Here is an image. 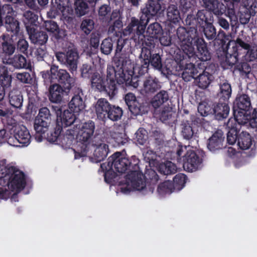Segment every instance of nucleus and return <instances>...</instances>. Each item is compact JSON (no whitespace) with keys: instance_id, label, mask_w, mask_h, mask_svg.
I'll list each match as a JSON object with an SVG mask.
<instances>
[{"instance_id":"1","label":"nucleus","mask_w":257,"mask_h":257,"mask_svg":"<svg viewBox=\"0 0 257 257\" xmlns=\"http://www.w3.org/2000/svg\"><path fill=\"white\" fill-rule=\"evenodd\" d=\"M186 28L179 27L176 30L178 39L181 44L182 51H180V61L183 59L197 58L201 61H207L211 59V55L208 49L207 43L199 36L197 29L194 26H188Z\"/></svg>"},{"instance_id":"2","label":"nucleus","mask_w":257,"mask_h":257,"mask_svg":"<svg viewBox=\"0 0 257 257\" xmlns=\"http://www.w3.org/2000/svg\"><path fill=\"white\" fill-rule=\"evenodd\" d=\"M140 160L135 156L130 159L122 157L120 152H116L108 159L107 165L111 168L112 167L116 172L123 174L126 172L125 178L132 183L133 188L139 191H143L147 189L145 176L140 171L139 164Z\"/></svg>"},{"instance_id":"3","label":"nucleus","mask_w":257,"mask_h":257,"mask_svg":"<svg viewBox=\"0 0 257 257\" xmlns=\"http://www.w3.org/2000/svg\"><path fill=\"white\" fill-rule=\"evenodd\" d=\"M0 199L11 197L12 201H18L17 194L26 185L24 173L15 167L0 164Z\"/></svg>"},{"instance_id":"4","label":"nucleus","mask_w":257,"mask_h":257,"mask_svg":"<svg viewBox=\"0 0 257 257\" xmlns=\"http://www.w3.org/2000/svg\"><path fill=\"white\" fill-rule=\"evenodd\" d=\"M65 95H72V97L68 103V110L65 109V127L68 125H74V130H77L80 120L77 117L79 113L85 107V103L82 98V89L76 83V78L71 77L65 70Z\"/></svg>"},{"instance_id":"5","label":"nucleus","mask_w":257,"mask_h":257,"mask_svg":"<svg viewBox=\"0 0 257 257\" xmlns=\"http://www.w3.org/2000/svg\"><path fill=\"white\" fill-rule=\"evenodd\" d=\"M154 41H149L145 42V45L149 47H143L142 48L141 53L140 55V64L135 70L138 71L139 75H143L148 73L150 66H151L156 70H159L164 75L172 74L177 64L176 62L173 60H170L165 63V65L162 64L161 56L154 52L151 49L152 47H154Z\"/></svg>"},{"instance_id":"6","label":"nucleus","mask_w":257,"mask_h":257,"mask_svg":"<svg viewBox=\"0 0 257 257\" xmlns=\"http://www.w3.org/2000/svg\"><path fill=\"white\" fill-rule=\"evenodd\" d=\"M117 74L116 70L113 66H108L106 76L101 75L98 72L90 79L92 88L100 92H104L112 99L118 93V87L116 83Z\"/></svg>"},{"instance_id":"7","label":"nucleus","mask_w":257,"mask_h":257,"mask_svg":"<svg viewBox=\"0 0 257 257\" xmlns=\"http://www.w3.org/2000/svg\"><path fill=\"white\" fill-rule=\"evenodd\" d=\"M95 127V123L92 120L83 123L81 127L80 124L77 126V130H79L76 136L77 150H73L75 159L86 156L90 148Z\"/></svg>"},{"instance_id":"8","label":"nucleus","mask_w":257,"mask_h":257,"mask_svg":"<svg viewBox=\"0 0 257 257\" xmlns=\"http://www.w3.org/2000/svg\"><path fill=\"white\" fill-rule=\"evenodd\" d=\"M252 106L250 98L246 94H238L233 105L234 118L238 123L245 124L249 119Z\"/></svg>"},{"instance_id":"9","label":"nucleus","mask_w":257,"mask_h":257,"mask_svg":"<svg viewBox=\"0 0 257 257\" xmlns=\"http://www.w3.org/2000/svg\"><path fill=\"white\" fill-rule=\"evenodd\" d=\"M149 22L148 18L145 19L142 15L139 18L131 17L123 33L125 35H130L131 38L135 42H142L144 44V40L145 38L144 33Z\"/></svg>"},{"instance_id":"10","label":"nucleus","mask_w":257,"mask_h":257,"mask_svg":"<svg viewBox=\"0 0 257 257\" xmlns=\"http://www.w3.org/2000/svg\"><path fill=\"white\" fill-rule=\"evenodd\" d=\"M192 58H186L183 59L182 62L180 61V56H178V53L175 58L174 61L176 62L174 71L182 70L181 73L182 78L186 81L188 82L191 81L192 79H195L198 73L197 69L195 65L192 63H187V61H190Z\"/></svg>"},{"instance_id":"11","label":"nucleus","mask_w":257,"mask_h":257,"mask_svg":"<svg viewBox=\"0 0 257 257\" xmlns=\"http://www.w3.org/2000/svg\"><path fill=\"white\" fill-rule=\"evenodd\" d=\"M213 21V14L206 10H199L195 16L188 14L184 23L187 26H194V28L197 29L198 27L202 28L207 23Z\"/></svg>"},{"instance_id":"12","label":"nucleus","mask_w":257,"mask_h":257,"mask_svg":"<svg viewBox=\"0 0 257 257\" xmlns=\"http://www.w3.org/2000/svg\"><path fill=\"white\" fill-rule=\"evenodd\" d=\"M114 62L118 69V71L116 70V79L134 71V64L130 58L128 53H121L118 57H114Z\"/></svg>"},{"instance_id":"13","label":"nucleus","mask_w":257,"mask_h":257,"mask_svg":"<svg viewBox=\"0 0 257 257\" xmlns=\"http://www.w3.org/2000/svg\"><path fill=\"white\" fill-rule=\"evenodd\" d=\"M31 136L27 128L23 125L15 126L14 135L9 140V144L12 146L20 147L27 146L30 144Z\"/></svg>"},{"instance_id":"14","label":"nucleus","mask_w":257,"mask_h":257,"mask_svg":"<svg viewBox=\"0 0 257 257\" xmlns=\"http://www.w3.org/2000/svg\"><path fill=\"white\" fill-rule=\"evenodd\" d=\"M56 113L57 118L55 130H50L49 131H48L47 132V136H46V138L45 139H47V140L50 142L58 143V141L62 137L61 133L63 128L64 112L62 111V109L61 108H59L56 110Z\"/></svg>"},{"instance_id":"15","label":"nucleus","mask_w":257,"mask_h":257,"mask_svg":"<svg viewBox=\"0 0 257 257\" xmlns=\"http://www.w3.org/2000/svg\"><path fill=\"white\" fill-rule=\"evenodd\" d=\"M183 166L189 172L197 170L201 166L202 159L194 151L189 150L183 156Z\"/></svg>"},{"instance_id":"16","label":"nucleus","mask_w":257,"mask_h":257,"mask_svg":"<svg viewBox=\"0 0 257 257\" xmlns=\"http://www.w3.org/2000/svg\"><path fill=\"white\" fill-rule=\"evenodd\" d=\"M164 11L161 3L155 0H148L144 7L141 9V15L145 19L148 18V22L154 17H160Z\"/></svg>"},{"instance_id":"17","label":"nucleus","mask_w":257,"mask_h":257,"mask_svg":"<svg viewBox=\"0 0 257 257\" xmlns=\"http://www.w3.org/2000/svg\"><path fill=\"white\" fill-rule=\"evenodd\" d=\"M0 12L2 13V21L3 15L6 13L8 14L5 20L6 27L7 31L11 32L14 35L17 34L20 29L19 24L18 21L15 20L13 17L14 15L15 12L13 11L12 8L10 5H6L2 7L0 6Z\"/></svg>"},{"instance_id":"18","label":"nucleus","mask_w":257,"mask_h":257,"mask_svg":"<svg viewBox=\"0 0 257 257\" xmlns=\"http://www.w3.org/2000/svg\"><path fill=\"white\" fill-rule=\"evenodd\" d=\"M98 17L99 21L105 24H109L112 20L120 17L119 10L117 9L112 11L110 4H103L98 9Z\"/></svg>"},{"instance_id":"19","label":"nucleus","mask_w":257,"mask_h":257,"mask_svg":"<svg viewBox=\"0 0 257 257\" xmlns=\"http://www.w3.org/2000/svg\"><path fill=\"white\" fill-rule=\"evenodd\" d=\"M225 142V137L221 130L216 131L208 139L207 148L211 152H214L223 149Z\"/></svg>"},{"instance_id":"20","label":"nucleus","mask_w":257,"mask_h":257,"mask_svg":"<svg viewBox=\"0 0 257 257\" xmlns=\"http://www.w3.org/2000/svg\"><path fill=\"white\" fill-rule=\"evenodd\" d=\"M161 85L160 81L155 77L149 76L144 81L142 93L146 95H151L160 89Z\"/></svg>"},{"instance_id":"21","label":"nucleus","mask_w":257,"mask_h":257,"mask_svg":"<svg viewBox=\"0 0 257 257\" xmlns=\"http://www.w3.org/2000/svg\"><path fill=\"white\" fill-rule=\"evenodd\" d=\"M79 56L77 49H69L65 54V66L74 75L76 72Z\"/></svg>"},{"instance_id":"22","label":"nucleus","mask_w":257,"mask_h":257,"mask_svg":"<svg viewBox=\"0 0 257 257\" xmlns=\"http://www.w3.org/2000/svg\"><path fill=\"white\" fill-rule=\"evenodd\" d=\"M242 124L238 123L235 120L229 118L226 123L229 131L227 135V141L229 144L233 145L238 142V136Z\"/></svg>"},{"instance_id":"23","label":"nucleus","mask_w":257,"mask_h":257,"mask_svg":"<svg viewBox=\"0 0 257 257\" xmlns=\"http://www.w3.org/2000/svg\"><path fill=\"white\" fill-rule=\"evenodd\" d=\"M64 72L63 69H59L57 67H52L50 71L43 72V78L46 83H50L57 80L63 82L64 76Z\"/></svg>"},{"instance_id":"24","label":"nucleus","mask_w":257,"mask_h":257,"mask_svg":"<svg viewBox=\"0 0 257 257\" xmlns=\"http://www.w3.org/2000/svg\"><path fill=\"white\" fill-rule=\"evenodd\" d=\"M226 102H222L221 100L219 99L218 102L214 103L213 115L216 119L220 120L228 116L230 108Z\"/></svg>"},{"instance_id":"25","label":"nucleus","mask_w":257,"mask_h":257,"mask_svg":"<svg viewBox=\"0 0 257 257\" xmlns=\"http://www.w3.org/2000/svg\"><path fill=\"white\" fill-rule=\"evenodd\" d=\"M50 122L35 119L34 121V129L36 131L35 139L38 142H42L46 138V133L49 131Z\"/></svg>"},{"instance_id":"26","label":"nucleus","mask_w":257,"mask_h":257,"mask_svg":"<svg viewBox=\"0 0 257 257\" xmlns=\"http://www.w3.org/2000/svg\"><path fill=\"white\" fill-rule=\"evenodd\" d=\"M27 30L30 39L33 43L43 45L47 41L48 36L43 32L36 31L35 26H27Z\"/></svg>"},{"instance_id":"27","label":"nucleus","mask_w":257,"mask_h":257,"mask_svg":"<svg viewBox=\"0 0 257 257\" xmlns=\"http://www.w3.org/2000/svg\"><path fill=\"white\" fill-rule=\"evenodd\" d=\"M205 8L216 16H220L225 12V7L218 0H203Z\"/></svg>"},{"instance_id":"28","label":"nucleus","mask_w":257,"mask_h":257,"mask_svg":"<svg viewBox=\"0 0 257 257\" xmlns=\"http://www.w3.org/2000/svg\"><path fill=\"white\" fill-rule=\"evenodd\" d=\"M111 105L105 98H100L97 101L95 108L97 117L99 119L105 121V116Z\"/></svg>"},{"instance_id":"29","label":"nucleus","mask_w":257,"mask_h":257,"mask_svg":"<svg viewBox=\"0 0 257 257\" xmlns=\"http://www.w3.org/2000/svg\"><path fill=\"white\" fill-rule=\"evenodd\" d=\"M92 145L96 146L93 153L95 162L98 163L103 161L107 157L109 152L108 145L104 143L102 140L100 143H93Z\"/></svg>"},{"instance_id":"30","label":"nucleus","mask_w":257,"mask_h":257,"mask_svg":"<svg viewBox=\"0 0 257 257\" xmlns=\"http://www.w3.org/2000/svg\"><path fill=\"white\" fill-rule=\"evenodd\" d=\"M163 29L160 24L158 22H155L149 25L147 29L146 33L147 36L150 37V39H148V41L152 40L154 39H158L163 34ZM146 39L144 40V43L145 44Z\"/></svg>"},{"instance_id":"31","label":"nucleus","mask_w":257,"mask_h":257,"mask_svg":"<svg viewBox=\"0 0 257 257\" xmlns=\"http://www.w3.org/2000/svg\"><path fill=\"white\" fill-rule=\"evenodd\" d=\"M134 71L132 73H128L123 77L119 76L116 79V85L125 84L126 86H131L133 88H137L139 86L138 77L134 75Z\"/></svg>"},{"instance_id":"32","label":"nucleus","mask_w":257,"mask_h":257,"mask_svg":"<svg viewBox=\"0 0 257 257\" xmlns=\"http://www.w3.org/2000/svg\"><path fill=\"white\" fill-rule=\"evenodd\" d=\"M128 108L132 114L135 116L146 114L148 111V107L146 103H144L141 99H138L131 105H128Z\"/></svg>"},{"instance_id":"33","label":"nucleus","mask_w":257,"mask_h":257,"mask_svg":"<svg viewBox=\"0 0 257 257\" xmlns=\"http://www.w3.org/2000/svg\"><path fill=\"white\" fill-rule=\"evenodd\" d=\"M167 20L171 24L179 25L181 18L178 7L174 5H170L167 9Z\"/></svg>"},{"instance_id":"34","label":"nucleus","mask_w":257,"mask_h":257,"mask_svg":"<svg viewBox=\"0 0 257 257\" xmlns=\"http://www.w3.org/2000/svg\"><path fill=\"white\" fill-rule=\"evenodd\" d=\"M219 92L218 96L220 100L227 101L231 96L232 89L230 84L226 80L220 81L219 84Z\"/></svg>"},{"instance_id":"35","label":"nucleus","mask_w":257,"mask_h":257,"mask_svg":"<svg viewBox=\"0 0 257 257\" xmlns=\"http://www.w3.org/2000/svg\"><path fill=\"white\" fill-rule=\"evenodd\" d=\"M213 76L206 71V69L201 74L196 76L195 79L197 82L198 86L203 89L207 88L212 81Z\"/></svg>"},{"instance_id":"36","label":"nucleus","mask_w":257,"mask_h":257,"mask_svg":"<svg viewBox=\"0 0 257 257\" xmlns=\"http://www.w3.org/2000/svg\"><path fill=\"white\" fill-rule=\"evenodd\" d=\"M252 138L248 133L242 131L239 134L237 145L240 149L245 150L249 149L252 145Z\"/></svg>"},{"instance_id":"37","label":"nucleus","mask_w":257,"mask_h":257,"mask_svg":"<svg viewBox=\"0 0 257 257\" xmlns=\"http://www.w3.org/2000/svg\"><path fill=\"white\" fill-rule=\"evenodd\" d=\"M169 99V95L167 91L162 90L157 93L151 100V104L155 108L160 107Z\"/></svg>"},{"instance_id":"38","label":"nucleus","mask_w":257,"mask_h":257,"mask_svg":"<svg viewBox=\"0 0 257 257\" xmlns=\"http://www.w3.org/2000/svg\"><path fill=\"white\" fill-rule=\"evenodd\" d=\"M63 90L58 84H54L50 88V99L53 102L58 103L62 100Z\"/></svg>"},{"instance_id":"39","label":"nucleus","mask_w":257,"mask_h":257,"mask_svg":"<svg viewBox=\"0 0 257 257\" xmlns=\"http://www.w3.org/2000/svg\"><path fill=\"white\" fill-rule=\"evenodd\" d=\"M9 101L12 106L16 108H21L23 98L20 91L17 89L12 90L9 93Z\"/></svg>"},{"instance_id":"40","label":"nucleus","mask_w":257,"mask_h":257,"mask_svg":"<svg viewBox=\"0 0 257 257\" xmlns=\"http://www.w3.org/2000/svg\"><path fill=\"white\" fill-rule=\"evenodd\" d=\"M214 103L211 101L200 103L198 106V112L202 116H206L210 114L213 115Z\"/></svg>"},{"instance_id":"41","label":"nucleus","mask_w":257,"mask_h":257,"mask_svg":"<svg viewBox=\"0 0 257 257\" xmlns=\"http://www.w3.org/2000/svg\"><path fill=\"white\" fill-rule=\"evenodd\" d=\"M158 170L161 174L168 175L175 174L177 172V168L174 163L167 161L159 165Z\"/></svg>"},{"instance_id":"42","label":"nucleus","mask_w":257,"mask_h":257,"mask_svg":"<svg viewBox=\"0 0 257 257\" xmlns=\"http://www.w3.org/2000/svg\"><path fill=\"white\" fill-rule=\"evenodd\" d=\"M123 114L122 108L118 106L111 105L105 116V120L109 119L113 121L120 119Z\"/></svg>"},{"instance_id":"43","label":"nucleus","mask_w":257,"mask_h":257,"mask_svg":"<svg viewBox=\"0 0 257 257\" xmlns=\"http://www.w3.org/2000/svg\"><path fill=\"white\" fill-rule=\"evenodd\" d=\"M250 48V46L248 43L243 40L241 38L238 37L234 42V45L231 49L241 55L245 54Z\"/></svg>"},{"instance_id":"44","label":"nucleus","mask_w":257,"mask_h":257,"mask_svg":"<svg viewBox=\"0 0 257 257\" xmlns=\"http://www.w3.org/2000/svg\"><path fill=\"white\" fill-rule=\"evenodd\" d=\"M230 44H229L226 46L227 49L226 53L225 62L229 66L232 67L234 65L235 66L236 64H238L237 63L238 60V57L240 54L233 51L230 48Z\"/></svg>"},{"instance_id":"45","label":"nucleus","mask_w":257,"mask_h":257,"mask_svg":"<svg viewBox=\"0 0 257 257\" xmlns=\"http://www.w3.org/2000/svg\"><path fill=\"white\" fill-rule=\"evenodd\" d=\"M181 134L183 137L187 140L192 138L195 132L192 123L188 120L183 121L181 124Z\"/></svg>"},{"instance_id":"46","label":"nucleus","mask_w":257,"mask_h":257,"mask_svg":"<svg viewBox=\"0 0 257 257\" xmlns=\"http://www.w3.org/2000/svg\"><path fill=\"white\" fill-rule=\"evenodd\" d=\"M12 77L8 74L7 69L4 66H0V83L3 88H7L11 86Z\"/></svg>"},{"instance_id":"47","label":"nucleus","mask_w":257,"mask_h":257,"mask_svg":"<svg viewBox=\"0 0 257 257\" xmlns=\"http://www.w3.org/2000/svg\"><path fill=\"white\" fill-rule=\"evenodd\" d=\"M81 75L83 78L89 79L90 80L95 75L97 71L93 65L83 64L80 68Z\"/></svg>"},{"instance_id":"48","label":"nucleus","mask_w":257,"mask_h":257,"mask_svg":"<svg viewBox=\"0 0 257 257\" xmlns=\"http://www.w3.org/2000/svg\"><path fill=\"white\" fill-rule=\"evenodd\" d=\"M213 21L209 22L202 27L206 38L209 40H214L216 37V29L213 25Z\"/></svg>"},{"instance_id":"49","label":"nucleus","mask_w":257,"mask_h":257,"mask_svg":"<svg viewBox=\"0 0 257 257\" xmlns=\"http://www.w3.org/2000/svg\"><path fill=\"white\" fill-rule=\"evenodd\" d=\"M75 13L78 17L85 15L88 9L87 3L83 0H75L74 2Z\"/></svg>"},{"instance_id":"50","label":"nucleus","mask_w":257,"mask_h":257,"mask_svg":"<svg viewBox=\"0 0 257 257\" xmlns=\"http://www.w3.org/2000/svg\"><path fill=\"white\" fill-rule=\"evenodd\" d=\"M110 135L118 146L124 145L128 141V137L125 133L110 131Z\"/></svg>"},{"instance_id":"51","label":"nucleus","mask_w":257,"mask_h":257,"mask_svg":"<svg viewBox=\"0 0 257 257\" xmlns=\"http://www.w3.org/2000/svg\"><path fill=\"white\" fill-rule=\"evenodd\" d=\"M187 177L184 174L179 173L177 174L173 178V187L174 189L180 190L184 186Z\"/></svg>"},{"instance_id":"52","label":"nucleus","mask_w":257,"mask_h":257,"mask_svg":"<svg viewBox=\"0 0 257 257\" xmlns=\"http://www.w3.org/2000/svg\"><path fill=\"white\" fill-rule=\"evenodd\" d=\"M174 190L173 182L170 181H165L160 184L157 188L158 193L162 195L166 193H171Z\"/></svg>"},{"instance_id":"53","label":"nucleus","mask_w":257,"mask_h":257,"mask_svg":"<svg viewBox=\"0 0 257 257\" xmlns=\"http://www.w3.org/2000/svg\"><path fill=\"white\" fill-rule=\"evenodd\" d=\"M136 137L134 140L137 143L141 145H144L147 142L148 139V133L147 131L143 128L140 127L135 133Z\"/></svg>"},{"instance_id":"54","label":"nucleus","mask_w":257,"mask_h":257,"mask_svg":"<svg viewBox=\"0 0 257 257\" xmlns=\"http://www.w3.org/2000/svg\"><path fill=\"white\" fill-rule=\"evenodd\" d=\"M113 167L110 168V167L109 166L107 165L106 166L104 163L101 164V168L103 171H105L104 180L106 182H111L117 176L116 172L113 170Z\"/></svg>"},{"instance_id":"55","label":"nucleus","mask_w":257,"mask_h":257,"mask_svg":"<svg viewBox=\"0 0 257 257\" xmlns=\"http://www.w3.org/2000/svg\"><path fill=\"white\" fill-rule=\"evenodd\" d=\"M94 27V22L90 18L84 19L81 24L80 28L86 35H88L93 30Z\"/></svg>"},{"instance_id":"56","label":"nucleus","mask_w":257,"mask_h":257,"mask_svg":"<svg viewBox=\"0 0 257 257\" xmlns=\"http://www.w3.org/2000/svg\"><path fill=\"white\" fill-rule=\"evenodd\" d=\"M113 47L112 40L110 38L104 39L100 45V51L102 53L105 55L109 54L112 51Z\"/></svg>"},{"instance_id":"57","label":"nucleus","mask_w":257,"mask_h":257,"mask_svg":"<svg viewBox=\"0 0 257 257\" xmlns=\"http://www.w3.org/2000/svg\"><path fill=\"white\" fill-rule=\"evenodd\" d=\"M4 42L3 43V52L8 55H12L15 50V47L12 43L11 40H8L7 38L3 36Z\"/></svg>"},{"instance_id":"58","label":"nucleus","mask_w":257,"mask_h":257,"mask_svg":"<svg viewBox=\"0 0 257 257\" xmlns=\"http://www.w3.org/2000/svg\"><path fill=\"white\" fill-rule=\"evenodd\" d=\"M23 22L27 27V26L35 27V23L37 20V16L30 11L26 12L24 15Z\"/></svg>"},{"instance_id":"59","label":"nucleus","mask_w":257,"mask_h":257,"mask_svg":"<svg viewBox=\"0 0 257 257\" xmlns=\"http://www.w3.org/2000/svg\"><path fill=\"white\" fill-rule=\"evenodd\" d=\"M113 21L112 25H111L108 29V33L109 34H116L117 31L116 30V29H117L118 31L122 27L121 17H118L117 19H115Z\"/></svg>"},{"instance_id":"60","label":"nucleus","mask_w":257,"mask_h":257,"mask_svg":"<svg viewBox=\"0 0 257 257\" xmlns=\"http://www.w3.org/2000/svg\"><path fill=\"white\" fill-rule=\"evenodd\" d=\"M13 63L14 67L17 68H22L27 66L25 57L21 55L15 56Z\"/></svg>"},{"instance_id":"61","label":"nucleus","mask_w":257,"mask_h":257,"mask_svg":"<svg viewBox=\"0 0 257 257\" xmlns=\"http://www.w3.org/2000/svg\"><path fill=\"white\" fill-rule=\"evenodd\" d=\"M234 69L239 71L242 75H247L249 73L251 69L247 62H243L236 64L234 67Z\"/></svg>"},{"instance_id":"62","label":"nucleus","mask_w":257,"mask_h":257,"mask_svg":"<svg viewBox=\"0 0 257 257\" xmlns=\"http://www.w3.org/2000/svg\"><path fill=\"white\" fill-rule=\"evenodd\" d=\"M35 119L50 122V113L49 110L47 107H43L39 110V114Z\"/></svg>"},{"instance_id":"63","label":"nucleus","mask_w":257,"mask_h":257,"mask_svg":"<svg viewBox=\"0 0 257 257\" xmlns=\"http://www.w3.org/2000/svg\"><path fill=\"white\" fill-rule=\"evenodd\" d=\"M127 42V40L126 39H124L122 38H119L117 39L114 57L117 56L118 53H123V52H125V47L126 46Z\"/></svg>"},{"instance_id":"64","label":"nucleus","mask_w":257,"mask_h":257,"mask_svg":"<svg viewBox=\"0 0 257 257\" xmlns=\"http://www.w3.org/2000/svg\"><path fill=\"white\" fill-rule=\"evenodd\" d=\"M18 80L23 83H30L32 81V78L29 73H15L14 74Z\"/></svg>"}]
</instances>
